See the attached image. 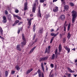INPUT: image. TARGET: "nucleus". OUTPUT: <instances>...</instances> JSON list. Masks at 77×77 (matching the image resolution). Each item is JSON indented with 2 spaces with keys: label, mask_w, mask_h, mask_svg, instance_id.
Segmentation results:
<instances>
[{
  "label": "nucleus",
  "mask_w": 77,
  "mask_h": 77,
  "mask_svg": "<svg viewBox=\"0 0 77 77\" xmlns=\"http://www.w3.org/2000/svg\"><path fill=\"white\" fill-rule=\"evenodd\" d=\"M72 15L73 17L72 19V22L73 23H74L75 21V20L76 17L77 16V12L74 11H73L72 12Z\"/></svg>",
  "instance_id": "1"
},
{
  "label": "nucleus",
  "mask_w": 77,
  "mask_h": 77,
  "mask_svg": "<svg viewBox=\"0 0 77 77\" xmlns=\"http://www.w3.org/2000/svg\"><path fill=\"white\" fill-rule=\"evenodd\" d=\"M38 5V0H36L32 8V12H35V11H36L35 6H36V5Z\"/></svg>",
  "instance_id": "2"
},
{
  "label": "nucleus",
  "mask_w": 77,
  "mask_h": 77,
  "mask_svg": "<svg viewBox=\"0 0 77 77\" xmlns=\"http://www.w3.org/2000/svg\"><path fill=\"white\" fill-rule=\"evenodd\" d=\"M33 20V18L32 19H27V20L28 21V24L29 26H28V28H29L30 27V26H31V20Z\"/></svg>",
  "instance_id": "3"
},
{
  "label": "nucleus",
  "mask_w": 77,
  "mask_h": 77,
  "mask_svg": "<svg viewBox=\"0 0 77 77\" xmlns=\"http://www.w3.org/2000/svg\"><path fill=\"white\" fill-rule=\"evenodd\" d=\"M58 11L59 9L58 8V7H56L55 8L53 9V12H57Z\"/></svg>",
  "instance_id": "4"
},
{
  "label": "nucleus",
  "mask_w": 77,
  "mask_h": 77,
  "mask_svg": "<svg viewBox=\"0 0 77 77\" xmlns=\"http://www.w3.org/2000/svg\"><path fill=\"white\" fill-rule=\"evenodd\" d=\"M60 18L61 20H65V15H62L60 16Z\"/></svg>",
  "instance_id": "5"
},
{
  "label": "nucleus",
  "mask_w": 77,
  "mask_h": 77,
  "mask_svg": "<svg viewBox=\"0 0 77 77\" xmlns=\"http://www.w3.org/2000/svg\"><path fill=\"white\" fill-rule=\"evenodd\" d=\"M38 16L39 17H40V18H41V12L40 11V8L39 7H38Z\"/></svg>",
  "instance_id": "6"
},
{
  "label": "nucleus",
  "mask_w": 77,
  "mask_h": 77,
  "mask_svg": "<svg viewBox=\"0 0 77 77\" xmlns=\"http://www.w3.org/2000/svg\"><path fill=\"white\" fill-rule=\"evenodd\" d=\"M13 16L14 17H16V18H17L18 19V20H21V18L20 17L18 16L17 15H16L15 14H13Z\"/></svg>",
  "instance_id": "7"
},
{
  "label": "nucleus",
  "mask_w": 77,
  "mask_h": 77,
  "mask_svg": "<svg viewBox=\"0 0 77 77\" xmlns=\"http://www.w3.org/2000/svg\"><path fill=\"white\" fill-rule=\"evenodd\" d=\"M37 73H38V74H39V77H41V74H42L43 73H41V70H39V69H38V71H37Z\"/></svg>",
  "instance_id": "8"
},
{
  "label": "nucleus",
  "mask_w": 77,
  "mask_h": 77,
  "mask_svg": "<svg viewBox=\"0 0 77 77\" xmlns=\"http://www.w3.org/2000/svg\"><path fill=\"white\" fill-rule=\"evenodd\" d=\"M64 48L67 51V53H68L69 51H70V49H69V48L67 47L66 46Z\"/></svg>",
  "instance_id": "9"
},
{
  "label": "nucleus",
  "mask_w": 77,
  "mask_h": 77,
  "mask_svg": "<svg viewBox=\"0 0 77 77\" xmlns=\"http://www.w3.org/2000/svg\"><path fill=\"white\" fill-rule=\"evenodd\" d=\"M48 59V57H46L45 58H42L40 60V62H41V61H43V60H46V59Z\"/></svg>",
  "instance_id": "10"
},
{
  "label": "nucleus",
  "mask_w": 77,
  "mask_h": 77,
  "mask_svg": "<svg viewBox=\"0 0 77 77\" xmlns=\"http://www.w3.org/2000/svg\"><path fill=\"white\" fill-rule=\"evenodd\" d=\"M68 70L70 72H72V73H74V72H75V71L74 70L72 71V70L70 68H68Z\"/></svg>",
  "instance_id": "11"
},
{
  "label": "nucleus",
  "mask_w": 77,
  "mask_h": 77,
  "mask_svg": "<svg viewBox=\"0 0 77 77\" xmlns=\"http://www.w3.org/2000/svg\"><path fill=\"white\" fill-rule=\"evenodd\" d=\"M20 45H18L17 46V49L18 50H19V51H21V49H20Z\"/></svg>",
  "instance_id": "12"
},
{
  "label": "nucleus",
  "mask_w": 77,
  "mask_h": 77,
  "mask_svg": "<svg viewBox=\"0 0 77 77\" xmlns=\"http://www.w3.org/2000/svg\"><path fill=\"white\" fill-rule=\"evenodd\" d=\"M64 9L66 11H68L69 9V6L68 5H66L64 7Z\"/></svg>",
  "instance_id": "13"
},
{
  "label": "nucleus",
  "mask_w": 77,
  "mask_h": 77,
  "mask_svg": "<svg viewBox=\"0 0 77 77\" xmlns=\"http://www.w3.org/2000/svg\"><path fill=\"white\" fill-rule=\"evenodd\" d=\"M27 2H26L25 3V7L24 8V10L26 11L27 10Z\"/></svg>",
  "instance_id": "14"
},
{
  "label": "nucleus",
  "mask_w": 77,
  "mask_h": 77,
  "mask_svg": "<svg viewBox=\"0 0 77 77\" xmlns=\"http://www.w3.org/2000/svg\"><path fill=\"white\" fill-rule=\"evenodd\" d=\"M33 71V69L32 68L28 70L26 72L27 74H29V72H31V71Z\"/></svg>",
  "instance_id": "15"
},
{
  "label": "nucleus",
  "mask_w": 77,
  "mask_h": 77,
  "mask_svg": "<svg viewBox=\"0 0 77 77\" xmlns=\"http://www.w3.org/2000/svg\"><path fill=\"white\" fill-rule=\"evenodd\" d=\"M15 68L17 70V71H19V70L20 69V68L19 67L18 65H17L15 66Z\"/></svg>",
  "instance_id": "16"
},
{
  "label": "nucleus",
  "mask_w": 77,
  "mask_h": 77,
  "mask_svg": "<svg viewBox=\"0 0 77 77\" xmlns=\"http://www.w3.org/2000/svg\"><path fill=\"white\" fill-rule=\"evenodd\" d=\"M35 48L36 47H34V48H33L29 52V53H32V52L35 49Z\"/></svg>",
  "instance_id": "17"
},
{
  "label": "nucleus",
  "mask_w": 77,
  "mask_h": 77,
  "mask_svg": "<svg viewBox=\"0 0 77 77\" xmlns=\"http://www.w3.org/2000/svg\"><path fill=\"white\" fill-rule=\"evenodd\" d=\"M70 27H71V24H70V23H69L68 26V28H67V30H68V31H69V30H70Z\"/></svg>",
  "instance_id": "18"
},
{
  "label": "nucleus",
  "mask_w": 77,
  "mask_h": 77,
  "mask_svg": "<svg viewBox=\"0 0 77 77\" xmlns=\"http://www.w3.org/2000/svg\"><path fill=\"white\" fill-rule=\"evenodd\" d=\"M5 76L6 77H7V76L8 75L9 72L8 71H5Z\"/></svg>",
  "instance_id": "19"
},
{
  "label": "nucleus",
  "mask_w": 77,
  "mask_h": 77,
  "mask_svg": "<svg viewBox=\"0 0 77 77\" xmlns=\"http://www.w3.org/2000/svg\"><path fill=\"white\" fill-rule=\"evenodd\" d=\"M71 37V34H70V33H68L67 35V38L68 39H70V37Z\"/></svg>",
  "instance_id": "20"
},
{
  "label": "nucleus",
  "mask_w": 77,
  "mask_h": 77,
  "mask_svg": "<svg viewBox=\"0 0 77 77\" xmlns=\"http://www.w3.org/2000/svg\"><path fill=\"white\" fill-rule=\"evenodd\" d=\"M57 49H56L55 50V57L56 58L57 57Z\"/></svg>",
  "instance_id": "21"
},
{
  "label": "nucleus",
  "mask_w": 77,
  "mask_h": 77,
  "mask_svg": "<svg viewBox=\"0 0 77 77\" xmlns=\"http://www.w3.org/2000/svg\"><path fill=\"white\" fill-rule=\"evenodd\" d=\"M41 66L42 67V69L43 71H44V66L43 65V63H42L41 64Z\"/></svg>",
  "instance_id": "22"
},
{
  "label": "nucleus",
  "mask_w": 77,
  "mask_h": 77,
  "mask_svg": "<svg viewBox=\"0 0 77 77\" xmlns=\"http://www.w3.org/2000/svg\"><path fill=\"white\" fill-rule=\"evenodd\" d=\"M62 50V47L60 46V45L59 46V52H60V51Z\"/></svg>",
  "instance_id": "23"
},
{
  "label": "nucleus",
  "mask_w": 77,
  "mask_h": 77,
  "mask_svg": "<svg viewBox=\"0 0 77 77\" xmlns=\"http://www.w3.org/2000/svg\"><path fill=\"white\" fill-rule=\"evenodd\" d=\"M26 42L25 41L22 42L21 43V44L22 45H26Z\"/></svg>",
  "instance_id": "24"
},
{
  "label": "nucleus",
  "mask_w": 77,
  "mask_h": 77,
  "mask_svg": "<svg viewBox=\"0 0 77 77\" xmlns=\"http://www.w3.org/2000/svg\"><path fill=\"white\" fill-rule=\"evenodd\" d=\"M66 75L67 77H71V74L69 73H66Z\"/></svg>",
  "instance_id": "25"
},
{
  "label": "nucleus",
  "mask_w": 77,
  "mask_h": 77,
  "mask_svg": "<svg viewBox=\"0 0 77 77\" xmlns=\"http://www.w3.org/2000/svg\"><path fill=\"white\" fill-rule=\"evenodd\" d=\"M0 31H1V35H3V30L2 29V28H1L0 27Z\"/></svg>",
  "instance_id": "26"
},
{
  "label": "nucleus",
  "mask_w": 77,
  "mask_h": 77,
  "mask_svg": "<svg viewBox=\"0 0 77 77\" xmlns=\"http://www.w3.org/2000/svg\"><path fill=\"white\" fill-rule=\"evenodd\" d=\"M55 58V55H54V54H53L52 57V59H54Z\"/></svg>",
  "instance_id": "27"
},
{
  "label": "nucleus",
  "mask_w": 77,
  "mask_h": 77,
  "mask_svg": "<svg viewBox=\"0 0 77 77\" xmlns=\"http://www.w3.org/2000/svg\"><path fill=\"white\" fill-rule=\"evenodd\" d=\"M35 29H36V27H35V25H34V27H33V30L34 32H35Z\"/></svg>",
  "instance_id": "28"
},
{
  "label": "nucleus",
  "mask_w": 77,
  "mask_h": 77,
  "mask_svg": "<svg viewBox=\"0 0 77 77\" xmlns=\"http://www.w3.org/2000/svg\"><path fill=\"white\" fill-rule=\"evenodd\" d=\"M61 0V2L62 4H63V5H65L66 3L65 2H64V0Z\"/></svg>",
  "instance_id": "29"
},
{
  "label": "nucleus",
  "mask_w": 77,
  "mask_h": 77,
  "mask_svg": "<svg viewBox=\"0 0 77 77\" xmlns=\"http://www.w3.org/2000/svg\"><path fill=\"white\" fill-rule=\"evenodd\" d=\"M70 6H73L74 5V4H73V3H72V2H70Z\"/></svg>",
  "instance_id": "30"
},
{
  "label": "nucleus",
  "mask_w": 77,
  "mask_h": 77,
  "mask_svg": "<svg viewBox=\"0 0 77 77\" xmlns=\"http://www.w3.org/2000/svg\"><path fill=\"white\" fill-rule=\"evenodd\" d=\"M19 22V20H17L15 21V23L16 24H17Z\"/></svg>",
  "instance_id": "31"
},
{
  "label": "nucleus",
  "mask_w": 77,
  "mask_h": 77,
  "mask_svg": "<svg viewBox=\"0 0 77 77\" xmlns=\"http://www.w3.org/2000/svg\"><path fill=\"white\" fill-rule=\"evenodd\" d=\"M6 21H7V20H2L3 23H6Z\"/></svg>",
  "instance_id": "32"
},
{
  "label": "nucleus",
  "mask_w": 77,
  "mask_h": 77,
  "mask_svg": "<svg viewBox=\"0 0 77 77\" xmlns=\"http://www.w3.org/2000/svg\"><path fill=\"white\" fill-rule=\"evenodd\" d=\"M42 32H43V30H42V29H41L39 31V33H42Z\"/></svg>",
  "instance_id": "33"
},
{
  "label": "nucleus",
  "mask_w": 77,
  "mask_h": 77,
  "mask_svg": "<svg viewBox=\"0 0 77 77\" xmlns=\"http://www.w3.org/2000/svg\"><path fill=\"white\" fill-rule=\"evenodd\" d=\"M8 20H9V21H11V17H9V16H8Z\"/></svg>",
  "instance_id": "34"
},
{
  "label": "nucleus",
  "mask_w": 77,
  "mask_h": 77,
  "mask_svg": "<svg viewBox=\"0 0 77 77\" xmlns=\"http://www.w3.org/2000/svg\"><path fill=\"white\" fill-rule=\"evenodd\" d=\"M46 0H40V2L41 3H43L44 2V1H45Z\"/></svg>",
  "instance_id": "35"
},
{
  "label": "nucleus",
  "mask_w": 77,
  "mask_h": 77,
  "mask_svg": "<svg viewBox=\"0 0 77 77\" xmlns=\"http://www.w3.org/2000/svg\"><path fill=\"white\" fill-rule=\"evenodd\" d=\"M11 73V74H14L15 73V71L14 70H12Z\"/></svg>",
  "instance_id": "36"
},
{
  "label": "nucleus",
  "mask_w": 77,
  "mask_h": 77,
  "mask_svg": "<svg viewBox=\"0 0 77 77\" xmlns=\"http://www.w3.org/2000/svg\"><path fill=\"white\" fill-rule=\"evenodd\" d=\"M3 20H6V17L5 16L3 17Z\"/></svg>",
  "instance_id": "37"
},
{
  "label": "nucleus",
  "mask_w": 77,
  "mask_h": 77,
  "mask_svg": "<svg viewBox=\"0 0 77 77\" xmlns=\"http://www.w3.org/2000/svg\"><path fill=\"white\" fill-rule=\"evenodd\" d=\"M54 34H55L54 33H51V36H54Z\"/></svg>",
  "instance_id": "38"
},
{
  "label": "nucleus",
  "mask_w": 77,
  "mask_h": 77,
  "mask_svg": "<svg viewBox=\"0 0 77 77\" xmlns=\"http://www.w3.org/2000/svg\"><path fill=\"white\" fill-rule=\"evenodd\" d=\"M22 38L23 40H24V41H25V38H24V36L23 35H22Z\"/></svg>",
  "instance_id": "39"
},
{
  "label": "nucleus",
  "mask_w": 77,
  "mask_h": 77,
  "mask_svg": "<svg viewBox=\"0 0 77 77\" xmlns=\"http://www.w3.org/2000/svg\"><path fill=\"white\" fill-rule=\"evenodd\" d=\"M15 11L16 13H18L19 11L18 10H15Z\"/></svg>",
  "instance_id": "40"
},
{
  "label": "nucleus",
  "mask_w": 77,
  "mask_h": 77,
  "mask_svg": "<svg viewBox=\"0 0 77 77\" xmlns=\"http://www.w3.org/2000/svg\"><path fill=\"white\" fill-rule=\"evenodd\" d=\"M63 43H64L65 42V41H66V38H64L63 39Z\"/></svg>",
  "instance_id": "41"
},
{
  "label": "nucleus",
  "mask_w": 77,
  "mask_h": 77,
  "mask_svg": "<svg viewBox=\"0 0 77 77\" xmlns=\"http://www.w3.org/2000/svg\"><path fill=\"white\" fill-rule=\"evenodd\" d=\"M66 24V21H65V22L64 24V25L65 26H67V24Z\"/></svg>",
  "instance_id": "42"
},
{
  "label": "nucleus",
  "mask_w": 77,
  "mask_h": 77,
  "mask_svg": "<svg viewBox=\"0 0 77 77\" xmlns=\"http://www.w3.org/2000/svg\"><path fill=\"white\" fill-rule=\"evenodd\" d=\"M50 46H49L48 47V51H50Z\"/></svg>",
  "instance_id": "43"
},
{
  "label": "nucleus",
  "mask_w": 77,
  "mask_h": 77,
  "mask_svg": "<svg viewBox=\"0 0 77 77\" xmlns=\"http://www.w3.org/2000/svg\"><path fill=\"white\" fill-rule=\"evenodd\" d=\"M5 14L6 15H8V11H5Z\"/></svg>",
  "instance_id": "44"
},
{
  "label": "nucleus",
  "mask_w": 77,
  "mask_h": 77,
  "mask_svg": "<svg viewBox=\"0 0 77 77\" xmlns=\"http://www.w3.org/2000/svg\"><path fill=\"white\" fill-rule=\"evenodd\" d=\"M23 22H19V23H18V25H21V24H22Z\"/></svg>",
  "instance_id": "45"
},
{
  "label": "nucleus",
  "mask_w": 77,
  "mask_h": 77,
  "mask_svg": "<svg viewBox=\"0 0 77 77\" xmlns=\"http://www.w3.org/2000/svg\"><path fill=\"white\" fill-rule=\"evenodd\" d=\"M51 65L52 68H53V67H54V65L53 64H51Z\"/></svg>",
  "instance_id": "46"
},
{
  "label": "nucleus",
  "mask_w": 77,
  "mask_h": 77,
  "mask_svg": "<svg viewBox=\"0 0 77 77\" xmlns=\"http://www.w3.org/2000/svg\"><path fill=\"white\" fill-rule=\"evenodd\" d=\"M54 29H52L51 30V32H54Z\"/></svg>",
  "instance_id": "47"
},
{
  "label": "nucleus",
  "mask_w": 77,
  "mask_h": 77,
  "mask_svg": "<svg viewBox=\"0 0 77 77\" xmlns=\"http://www.w3.org/2000/svg\"><path fill=\"white\" fill-rule=\"evenodd\" d=\"M64 30L65 32L66 31V27H65V26L64 27Z\"/></svg>",
  "instance_id": "48"
},
{
  "label": "nucleus",
  "mask_w": 77,
  "mask_h": 77,
  "mask_svg": "<svg viewBox=\"0 0 77 77\" xmlns=\"http://www.w3.org/2000/svg\"><path fill=\"white\" fill-rule=\"evenodd\" d=\"M58 34H59L58 32L57 33V34H55L54 36H57V35H58Z\"/></svg>",
  "instance_id": "49"
},
{
  "label": "nucleus",
  "mask_w": 77,
  "mask_h": 77,
  "mask_svg": "<svg viewBox=\"0 0 77 77\" xmlns=\"http://www.w3.org/2000/svg\"><path fill=\"white\" fill-rule=\"evenodd\" d=\"M20 29H19L17 32L18 34H19V33H20Z\"/></svg>",
  "instance_id": "50"
},
{
  "label": "nucleus",
  "mask_w": 77,
  "mask_h": 77,
  "mask_svg": "<svg viewBox=\"0 0 77 77\" xmlns=\"http://www.w3.org/2000/svg\"><path fill=\"white\" fill-rule=\"evenodd\" d=\"M37 41H38V39H36L35 41L34 42V43L36 42H37Z\"/></svg>",
  "instance_id": "51"
},
{
  "label": "nucleus",
  "mask_w": 77,
  "mask_h": 77,
  "mask_svg": "<svg viewBox=\"0 0 77 77\" xmlns=\"http://www.w3.org/2000/svg\"><path fill=\"white\" fill-rule=\"evenodd\" d=\"M57 1V0H53V2H56Z\"/></svg>",
  "instance_id": "52"
},
{
  "label": "nucleus",
  "mask_w": 77,
  "mask_h": 77,
  "mask_svg": "<svg viewBox=\"0 0 77 77\" xmlns=\"http://www.w3.org/2000/svg\"><path fill=\"white\" fill-rule=\"evenodd\" d=\"M16 25V24L15 23H14V24H13L12 26H14Z\"/></svg>",
  "instance_id": "53"
},
{
  "label": "nucleus",
  "mask_w": 77,
  "mask_h": 77,
  "mask_svg": "<svg viewBox=\"0 0 77 77\" xmlns=\"http://www.w3.org/2000/svg\"><path fill=\"white\" fill-rule=\"evenodd\" d=\"M49 16L48 15H46L45 17L46 18H47Z\"/></svg>",
  "instance_id": "54"
},
{
  "label": "nucleus",
  "mask_w": 77,
  "mask_h": 77,
  "mask_svg": "<svg viewBox=\"0 0 77 77\" xmlns=\"http://www.w3.org/2000/svg\"><path fill=\"white\" fill-rule=\"evenodd\" d=\"M60 36L61 38H62V34H60Z\"/></svg>",
  "instance_id": "55"
},
{
  "label": "nucleus",
  "mask_w": 77,
  "mask_h": 77,
  "mask_svg": "<svg viewBox=\"0 0 77 77\" xmlns=\"http://www.w3.org/2000/svg\"><path fill=\"white\" fill-rule=\"evenodd\" d=\"M53 71H52V70H51V72H50V74L49 75H51V73H52V72Z\"/></svg>",
  "instance_id": "56"
},
{
  "label": "nucleus",
  "mask_w": 77,
  "mask_h": 77,
  "mask_svg": "<svg viewBox=\"0 0 77 77\" xmlns=\"http://www.w3.org/2000/svg\"><path fill=\"white\" fill-rule=\"evenodd\" d=\"M2 39V40H5V38L3 37H2L1 38Z\"/></svg>",
  "instance_id": "57"
},
{
  "label": "nucleus",
  "mask_w": 77,
  "mask_h": 77,
  "mask_svg": "<svg viewBox=\"0 0 77 77\" xmlns=\"http://www.w3.org/2000/svg\"><path fill=\"white\" fill-rule=\"evenodd\" d=\"M72 50H73L74 51H75V48H74L72 49Z\"/></svg>",
  "instance_id": "58"
},
{
  "label": "nucleus",
  "mask_w": 77,
  "mask_h": 77,
  "mask_svg": "<svg viewBox=\"0 0 77 77\" xmlns=\"http://www.w3.org/2000/svg\"><path fill=\"white\" fill-rule=\"evenodd\" d=\"M52 42H53V40H51V42H50L51 44V43H52Z\"/></svg>",
  "instance_id": "59"
},
{
  "label": "nucleus",
  "mask_w": 77,
  "mask_h": 77,
  "mask_svg": "<svg viewBox=\"0 0 77 77\" xmlns=\"http://www.w3.org/2000/svg\"><path fill=\"white\" fill-rule=\"evenodd\" d=\"M53 39H54V37H52V38H51V40H53Z\"/></svg>",
  "instance_id": "60"
},
{
  "label": "nucleus",
  "mask_w": 77,
  "mask_h": 77,
  "mask_svg": "<svg viewBox=\"0 0 77 77\" xmlns=\"http://www.w3.org/2000/svg\"><path fill=\"white\" fill-rule=\"evenodd\" d=\"M51 77H53V74H52V75L51 76Z\"/></svg>",
  "instance_id": "61"
},
{
  "label": "nucleus",
  "mask_w": 77,
  "mask_h": 77,
  "mask_svg": "<svg viewBox=\"0 0 77 77\" xmlns=\"http://www.w3.org/2000/svg\"><path fill=\"white\" fill-rule=\"evenodd\" d=\"M36 74H37V72H35L34 74V75H36Z\"/></svg>",
  "instance_id": "62"
},
{
  "label": "nucleus",
  "mask_w": 77,
  "mask_h": 77,
  "mask_svg": "<svg viewBox=\"0 0 77 77\" xmlns=\"http://www.w3.org/2000/svg\"><path fill=\"white\" fill-rule=\"evenodd\" d=\"M42 77H44V75H43V74L42 73Z\"/></svg>",
  "instance_id": "63"
},
{
  "label": "nucleus",
  "mask_w": 77,
  "mask_h": 77,
  "mask_svg": "<svg viewBox=\"0 0 77 77\" xmlns=\"http://www.w3.org/2000/svg\"><path fill=\"white\" fill-rule=\"evenodd\" d=\"M75 62H77V60H75Z\"/></svg>",
  "instance_id": "64"
}]
</instances>
